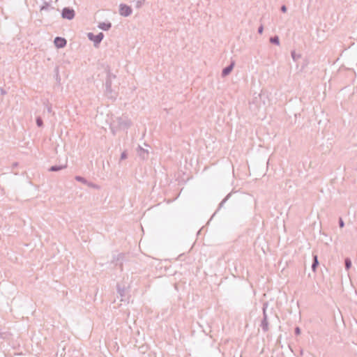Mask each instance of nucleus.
Listing matches in <instances>:
<instances>
[{"mask_svg":"<svg viewBox=\"0 0 357 357\" xmlns=\"http://www.w3.org/2000/svg\"><path fill=\"white\" fill-rule=\"evenodd\" d=\"M267 304L263 305V318L261 320L259 326L261 328L264 333H266L269 330V321L266 314Z\"/></svg>","mask_w":357,"mask_h":357,"instance_id":"f257e3e1","label":"nucleus"},{"mask_svg":"<svg viewBox=\"0 0 357 357\" xmlns=\"http://www.w3.org/2000/svg\"><path fill=\"white\" fill-rule=\"evenodd\" d=\"M75 10L69 7H65L63 8L61 11V17L63 19H67L69 20H73L75 17Z\"/></svg>","mask_w":357,"mask_h":357,"instance_id":"f03ea898","label":"nucleus"},{"mask_svg":"<svg viewBox=\"0 0 357 357\" xmlns=\"http://www.w3.org/2000/svg\"><path fill=\"white\" fill-rule=\"evenodd\" d=\"M87 36L88 38L93 42L94 46L96 47L100 43L104 38V34L102 32H100L97 35H94L93 33H89Z\"/></svg>","mask_w":357,"mask_h":357,"instance_id":"7ed1b4c3","label":"nucleus"},{"mask_svg":"<svg viewBox=\"0 0 357 357\" xmlns=\"http://www.w3.org/2000/svg\"><path fill=\"white\" fill-rule=\"evenodd\" d=\"M119 13L124 17H128L132 14V8L126 4L121 3L119 6Z\"/></svg>","mask_w":357,"mask_h":357,"instance_id":"20e7f679","label":"nucleus"},{"mask_svg":"<svg viewBox=\"0 0 357 357\" xmlns=\"http://www.w3.org/2000/svg\"><path fill=\"white\" fill-rule=\"evenodd\" d=\"M54 45L58 48L64 47L66 45L67 41L64 38L56 37L54 39Z\"/></svg>","mask_w":357,"mask_h":357,"instance_id":"39448f33","label":"nucleus"},{"mask_svg":"<svg viewBox=\"0 0 357 357\" xmlns=\"http://www.w3.org/2000/svg\"><path fill=\"white\" fill-rule=\"evenodd\" d=\"M234 66V63L232 62L229 66H227V67L223 68V70L222 71V77L227 76L231 72V70H233Z\"/></svg>","mask_w":357,"mask_h":357,"instance_id":"423d86ee","label":"nucleus"},{"mask_svg":"<svg viewBox=\"0 0 357 357\" xmlns=\"http://www.w3.org/2000/svg\"><path fill=\"white\" fill-rule=\"evenodd\" d=\"M98 27L103 31H108L112 27L111 22H100L98 24Z\"/></svg>","mask_w":357,"mask_h":357,"instance_id":"0eeeda50","label":"nucleus"},{"mask_svg":"<svg viewBox=\"0 0 357 357\" xmlns=\"http://www.w3.org/2000/svg\"><path fill=\"white\" fill-rule=\"evenodd\" d=\"M112 81L111 80L110 78L109 79H106V81H105V92L107 94H109V93H111L112 90Z\"/></svg>","mask_w":357,"mask_h":357,"instance_id":"6e6552de","label":"nucleus"},{"mask_svg":"<svg viewBox=\"0 0 357 357\" xmlns=\"http://www.w3.org/2000/svg\"><path fill=\"white\" fill-rule=\"evenodd\" d=\"M51 10H54V8L52 7L50 3L44 2L43 5L40 7V11H50Z\"/></svg>","mask_w":357,"mask_h":357,"instance_id":"1a4fd4ad","label":"nucleus"},{"mask_svg":"<svg viewBox=\"0 0 357 357\" xmlns=\"http://www.w3.org/2000/svg\"><path fill=\"white\" fill-rule=\"evenodd\" d=\"M67 167V165H53L50 169V172H58Z\"/></svg>","mask_w":357,"mask_h":357,"instance_id":"9d476101","label":"nucleus"},{"mask_svg":"<svg viewBox=\"0 0 357 357\" xmlns=\"http://www.w3.org/2000/svg\"><path fill=\"white\" fill-rule=\"evenodd\" d=\"M139 155L142 158H146L149 155V152L147 150H145L144 149L139 146V151H138Z\"/></svg>","mask_w":357,"mask_h":357,"instance_id":"9b49d317","label":"nucleus"},{"mask_svg":"<svg viewBox=\"0 0 357 357\" xmlns=\"http://www.w3.org/2000/svg\"><path fill=\"white\" fill-rule=\"evenodd\" d=\"M318 265H319L318 257L317 255H314L313 256V261H312V271H314V272L316 271V269H317Z\"/></svg>","mask_w":357,"mask_h":357,"instance_id":"f8f14e48","label":"nucleus"},{"mask_svg":"<svg viewBox=\"0 0 357 357\" xmlns=\"http://www.w3.org/2000/svg\"><path fill=\"white\" fill-rule=\"evenodd\" d=\"M116 290H117V293L121 297V301H123V297L125 296V291H126L125 288L124 287H121L119 284H117Z\"/></svg>","mask_w":357,"mask_h":357,"instance_id":"ddd939ff","label":"nucleus"},{"mask_svg":"<svg viewBox=\"0 0 357 357\" xmlns=\"http://www.w3.org/2000/svg\"><path fill=\"white\" fill-rule=\"evenodd\" d=\"M144 1H145V0H133L132 1L135 8H141L143 6Z\"/></svg>","mask_w":357,"mask_h":357,"instance_id":"4468645a","label":"nucleus"},{"mask_svg":"<svg viewBox=\"0 0 357 357\" xmlns=\"http://www.w3.org/2000/svg\"><path fill=\"white\" fill-rule=\"evenodd\" d=\"M119 125L128 128L131 126V121L130 120L123 121L121 119H120Z\"/></svg>","mask_w":357,"mask_h":357,"instance_id":"2eb2a0df","label":"nucleus"},{"mask_svg":"<svg viewBox=\"0 0 357 357\" xmlns=\"http://www.w3.org/2000/svg\"><path fill=\"white\" fill-rule=\"evenodd\" d=\"M270 42L274 45H280V39L278 36H275L273 37L270 38Z\"/></svg>","mask_w":357,"mask_h":357,"instance_id":"dca6fc26","label":"nucleus"},{"mask_svg":"<svg viewBox=\"0 0 357 357\" xmlns=\"http://www.w3.org/2000/svg\"><path fill=\"white\" fill-rule=\"evenodd\" d=\"M75 179L77 181L81 182V183H84V184L88 183L87 180H86L85 178H84V177H82V176H76L75 177Z\"/></svg>","mask_w":357,"mask_h":357,"instance_id":"f3484780","label":"nucleus"},{"mask_svg":"<svg viewBox=\"0 0 357 357\" xmlns=\"http://www.w3.org/2000/svg\"><path fill=\"white\" fill-rule=\"evenodd\" d=\"M344 266L347 270H349L351 266V261L349 258H346L344 260Z\"/></svg>","mask_w":357,"mask_h":357,"instance_id":"a211bd4d","label":"nucleus"},{"mask_svg":"<svg viewBox=\"0 0 357 357\" xmlns=\"http://www.w3.org/2000/svg\"><path fill=\"white\" fill-rule=\"evenodd\" d=\"M36 125L38 127H42L43 126V121L40 116H38L36 119Z\"/></svg>","mask_w":357,"mask_h":357,"instance_id":"6ab92c4d","label":"nucleus"},{"mask_svg":"<svg viewBox=\"0 0 357 357\" xmlns=\"http://www.w3.org/2000/svg\"><path fill=\"white\" fill-rule=\"evenodd\" d=\"M291 57H292L293 60L295 61H297V59L301 57V55L296 54L294 51L291 52Z\"/></svg>","mask_w":357,"mask_h":357,"instance_id":"aec40b11","label":"nucleus"},{"mask_svg":"<svg viewBox=\"0 0 357 357\" xmlns=\"http://www.w3.org/2000/svg\"><path fill=\"white\" fill-rule=\"evenodd\" d=\"M230 196V194L227 195L225 199H222V201L219 204V208H222L223 206V205L225 204V203L227 202V200L228 199L229 197Z\"/></svg>","mask_w":357,"mask_h":357,"instance_id":"412c9836","label":"nucleus"},{"mask_svg":"<svg viewBox=\"0 0 357 357\" xmlns=\"http://www.w3.org/2000/svg\"><path fill=\"white\" fill-rule=\"evenodd\" d=\"M110 78L111 80L112 81L113 79H115L116 78V75H113L109 70H108L107 71V78L106 79H109Z\"/></svg>","mask_w":357,"mask_h":357,"instance_id":"4be33fe9","label":"nucleus"},{"mask_svg":"<svg viewBox=\"0 0 357 357\" xmlns=\"http://www.w3.org/2000/svg\"><path fill=\"white\" fill-rule=\"evenodd\" d=\"M338 224H339V227L340 228H342L344 227V220H342V218H339V220H338Z\"/></svg>","mask_w":357,"mask_h":357,"instance_id":"5701e85b","label":"nucleus"},{"mask_svg":"<svg viewBox=\"0 0 357 357\" xmlns=\"http://www.w3.org/2000/svg\"><path fill=\"white\" fill-rule=\"evenodd\" d=\"M128 157L127 153L126 151H123L121 155V160H125Z\"/></svg>","mask_w":357,"mask_h":357,"instance_id":"b1692460","label":"nucleus"},{"mask_svg":"<svg viewBox=\"0 0 357 357\" xmlns=\"http://www.w3.org/2000/svg\"><path fill=\"white\" fill-rule=\"evenodd\" d=\"M88 186H90V187H92V188H98V185L93 183H91V182H88V183H86Z\"/></svg>","mask_w":357,"mask_h":357,"instance_id":"393cba45","label":"nucleus"},{"mask_svg":"<svg viewBox=\"0 0 357 357\" xmlns=\"http://www.w3.org/2000/svg\"><path fill=\"white\" fill-rule=\"evenodd\" d=\"M263 31H264V26H263V25H261V26L258 28L257 32H258L259 34H261V33H263Z\"/></svg>","mask_w":357,"mask_h":357,"instance_id":"a878e982","label":"nucleus"},{"mask_svg":"<svg viewBox=\"0 0 357 357\" xmlns=\"http://www.w3.org/2000/svg\"><path fill=\"white\" fill-rule=\"evenodd\" d=\"M295 334L296 335H300L301 334V329L299 327H296L295 328Z\"/></svg>","mask_w":357,"mask_h":357,"instance_id":"bb28decb","label":"nucleus"},{"mask_svg":"<svg viewBox=\"0 0 357 357\" xmlns=\"http://www.w3.org/2000/svg\"><path fill=\"white\" fill-rule=\"evenodd\" d=\"M281 11L282 13H286L287 12V6L285 5H282L281 6V8H280Z\"/></svg>","mask_w":357,"mask_h":357,"instance_id":"cd10ccee","label":"nucleus"},{"mask_svg":"<svg viewBox=\"0 0 357 357\" xmlns=\"http://www.w3.org/2000/svg\"><path fill=\"white\" fill-rule=\"evenodd\" d=\"M0 93H1V94L2 96H4V95H6L7 93V91L4 89L1 88L0 89Z\"/></svg>","mask_w":357,"mask_h":357,"instance_id":"c85d7f7f","label":"nucleus"},{"mask_svg":"<svg viewBox=\"0 0 357 357\" xmlns=\"http://www.w3.org/2000/svg\"><path fill=\"white\" fill-rule=\"evenodd\" d=\"M18 165V162H15L13 164V167H16Z\"/></svg>","mask_w":357,"mask_h":357,"instance_id":"c756f323","label":"nucleus"},{"mask_svg":"<svg viewBox=\"0 0 357 357\" xmlns=\"http://www.w3.org/2000/svg\"><path fill=\"white\" fill-rule=\"evenodd\" d=\"M122 256V254H119V258L121 257Z\"/></svg>","mask_w":357,"mask_h":357,"instance_id":"7c9ffc66","label":"nucleus"},{"mask_svg":"<svg viewBox=\"0 0 357 357\" xmlns=\"http://www.w3.org/2000/svg\"><path fill=\"white\" fill-rule=\"evenodd\" d=\"M1 336H2V335H1V333H0V337H1Z\"/></svg>","mask_w":357,"mask_h":357,"instance_id":"2f4dec72","label":"nucleus"}]
</instances>
